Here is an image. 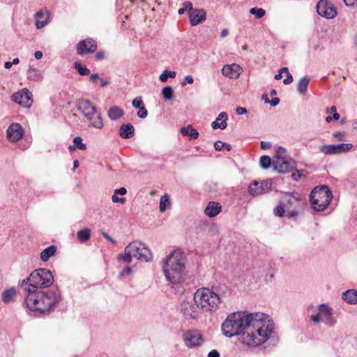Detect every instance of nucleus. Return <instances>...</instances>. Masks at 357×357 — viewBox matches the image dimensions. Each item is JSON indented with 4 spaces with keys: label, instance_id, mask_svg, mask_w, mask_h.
<instances>
[{
    "label": "nucleus",
    "instance_id": "obj_34",
    "mask_svg": "<svg viewBox=\"0 0 357 357\" xmlns=\"http://www.w3.org/2000/svg\"><path fill=\"white\" fill-rule=\"evenodd\" d=\"M132 257L130 252H126L125 250H124L123 254H119L117 256L118 261L123 262V263L129 264L132 261Z\"/></svg>",
    "mask_w": 357,
    "mask_h": 357
},
{
    "label": "nucleus",
    "instance_id": "obj_51",
    "mask_svg": "<svg viewBox=\"0 0 357 357\" xmlns=\"http://www.w3.org/2000/svg\"><path fill=\"white\" fill-rule=\"evenodd\" d=\"M183 7L184 8V9L185 10H188L189 11V13L191 12V10H193L194 9L192 8V4L191 2L190 1H185L183 3Z\"/></svg>",
    "mask_w": 357,
    "mask_h": 357
},
{
    "label": "nucleus",
    "instance_id": "obj_48",
    "mask_svg": "<svg viewBox=\"0 0 357 357\" xmlns=\"http://www.w3.org/2000/svg\"><path fill=\"white\" fill-rule=\"evenodd\" d=\"M137 115L140 119H145L147 116L148 112L144 106L139 109Z\"/></svg>",
    "mask_w": 357,
    "mask_h": 357
},
{
    "label": "nucleus",
    "instance_id": "obj_44",
    "mask_svg": "<svg viewBox=\"0 0 357 357\" xmlns=\"http://www.w3.org/2000/svg\"><path fill=\"white\" fill-rule=\"evenodd\" d=\"M74 145L80 150H86V145L84 143H82V139L81 137L77 136L75 137L73 139Z\"/></svg>",
    "mask_w": 357,
    "mask_h": 357
},
{
    "label": "nucleus",
    "instance_id": "obj_38",
    "mask_svg": "<svg viewBox=\"0 0 357 357\" xmlns=\"http://www.w3.org/2000/svg\"><path fill=\"white\" fill-rule=\"evenodd\" d=\"M162 95L165 100L172 99L174 96V91L172 86H165L162 90Z\"/></svg>",
    "mask_w": 357,
    "mask_h": 357
},
{
    "label": "nucleus",
    "instance_id": "obj_1",
    "mask_svg": "<svg viewBox=\"0 0 357 357\" xmlns=\"http://www.w3.org/2000/svg\"><path fill=\"white\" fill-rule=\"evenodd\" d=\"M225 336L241 335L243 344L257 347L266 342L273 333V321L268 314L239 311L229 314L222 324Z\"/></svg>",
    "mask_w": 357,
    "mask_h": 357
},
{
    "label": "nucleus",
    "instance_id": "obj_27",
    "mask_svg": "<svg viewBox=\"0 0 357 357\" xmlns=\"http://www.w3.org/2000/svg\"><path fill=\"white\" fill-rule=\"evenodd\" d=\"M56 252V247L54 245H50L40 252V259L46 262Z\"/></svg>",
    "mask_w": 357,
    "mask_h": 357
},
{
    "label": "nucleus",
    "instance_id": "obj_23",
    "mask_svg": "<svg viewBox=\"0 0 357 357\" xmlns=\"http://www.w3.org/2000/svg\"><path fill=\"white\" fill-rule=\"evenodd\" d=\"M221 205L218 202H210L205 208V214L211 218L215 217L221 211Z\"/></svg>",
    "mask_w": 357,
    "mask_h": 357
},
{
    "label": "nucleus",
    "instance_id": "obj_63",
    "mask_svg": "<svg viewBox=\"0 0 357 357\" xmlns=\"http://www.w3.org/2000/svg\"><path fill=\"white\" fill-rule=\"evenodd\" d=\"M280 102L279 98H273L271 100H270L269 103L273 106H277Z\"/></svg>",
    "mask_w": 357,
    "mask_h": 357
},
{
    "label": "nucleus",
    "instance_id": "obj_3",
    "mask_svg": "<svg viewBox=\"0 0 357 357\" xmlns=\"http://www.w3.org/2000/svg\"><path fill=\"white\" fill-rule=\"evenodd\" d=\"M185 259L181 252L174 250L167 258L162 267L167 280L172 284H178L183 280L185 274Z\"/></svg>",
    "mask_w": 357,
    "mask_h": 357
},
{
    "label": "nucleus",
    "instance_id": "obj_31",
    "mask_svg": "<svg viewBox=\"0 0 357 357\" xmlns=\"http://www.w3.org/2000/svg\"><path fill=\"white\" fill-rule=\"evenodd\" d=\"M298 202V199L292 195H287L282 198V204H285L287 206L286 209L289 207L294 206V205Z\"/></svg>",
    "mask_w": 357,
    "mask_h": 357
},
{
    "label": "nucleus",
    "instance_id": "obj_11",
    "mask_svg": "<svg viewBox=\"0 0 357 357\" xmlns=\"http://www.w3.org/2000/svg\"><path fill=\"white\" fill-rule=\"evenodd\" d=\"M11 100L24 107H30L33 103L32 93L27 89L24 88L21 91L15 93Z\"/></svg>",
    "mask_w": 357,
    "mask_h": 357
},
{
    "label": "nucleus",
    "instance_id": "obj_35",
    "mask_svg": "<svg viewBox=\"0 0 357 357\" xmlns=\"http://www.w3.org/2000/svg\"><path fill=\"white\" fill-rule=\"evenodd\" d=\"M75 68L77 70L80 75H87L90 73V70L86 66H83L79 62L76 61L74 63Z\"/></svg>",
    "mask_w": 357,
    "mask_h": 357
},
{
    "label": "nucleus",
    "instance_id": "obj_60",
    "mask_svg": "<svg viewBox=\"0 0 357 357\" xmlns=\"http://www.w3.org/2000/svg\"><path fill=\"white\" fill-rule=\"evenodd\" d=\"M102 235L109 241L112 243L113 244L116 243V241L114 240L107 233L102 231Z\"/></svg>",
    "mask_w": 357,
    "mask_h": 357
},
{
    "label": "nucleus",
    "instance_id": "obj_17",
    "mask_svg": "<svg viewBox=\"0 0 357 357\" xmlns=\"http://www.w3.org/2000/svg\"><path fill=\"white\" fill-rule=\"evenodd\" d=\"M6 134L10 142H15L22 137L24 131L20 123H13L8 128Z\"/></svg>",
    "mask_w": 357,
    "mask_h": 357
},
{
    "label": "nucleus",
    "instance_id": "obj_59",
    "mask_svg": "<svg viewBox=\"0 0 357 357\" xmlns=\"http://www.w3.org/2000/svg\"><path fill=\"white\" fill-rule=\"evenodd\" d=\"M126 192H127L126 189L125 188L122 187L119 189H116L114 190V194H116V195L119 194V195H125L126 193Z\"/></svg>",
    "mask_w": 357,
    "mask_h": 357
},
{
    "label": "nucleus",
    "instance_id": "obj_42",
    "mask_svg": "<svg viewBox=\"0 0 357 357\" xmlns=\"http://www.w3.org/2000/svg\"><path fill=\"white\" fill-rule=\"evenodd\" d=\"M259 184L260 188H261V189L263 190V193H266L271 189L273 181L271 179H268L263 181L262 182L259 183Z\"/></svg>",
    "mask_w": 357,
    "mask_h": 357
},
{
    "label": "nucleus",
    "instance_id": "obj_61",
    "mask_svg": "<svg viewBox=\"0 0 357 357\" xmlns=\"http://www.w3.org/2000/svg\"><path fill=\"white\" fill-rule=\"evenodd\" d=\"M208 357H220V354L217 350L213 349L208 354Z\"/></svg>",
    "mask_w": 357,
    "mask_h": 357
},
{
    "label": "nucleus",
    "instance_id": "obj_50",
    "mask_svg": "<svg viewBox=\"0 0 357 357\" xmlns=\"http://www.w3.org/2000/svg\"><path fill=\"white\" fill-rule=\"evenodd\" d=\"M112 200L114 203H124L126 202L125 197H119L117 195L114 194L112 197Z\"/></svg>",
    "mask_w": 357,
    "mask_h": 357
},
{
    "label": "nucleus",
    "instance_id": "obj_13",
    "mask_svg": "<svg viewBox=\"0 0 357 357\" xmlns=\"http://www.w3.org/2000/svg\"><path fill=\"white\" fill-rule=\"evenodd\" d=\"M183 337L185 344L189 348L199 346L202 342V335L197 330H190L185 332Z\"/></svg>",
    "mask_w": 357,
    "mask_h": 357
},
{
    "label": "nucleus",
    "instance_id": "obj_24",
    "mask_svg": "<svg viewBox=\"0 0 357 357\" xmlns=\"http://www.w3.org/2000/svg\"><path fill=\"white\" fill-rule=\"evenodd\" d=\"M124 115V111L119 106H112L107 111V116L112 121H116Z\"/></svg>",
    "mask_w": 357,
    "mask_h": 357
},
{
    "label": "nucleus",
    "instance_id": "obj_8",
    "mask_svg": "<svg viewBox=\"0 0 357 357\" xmlns=\"http://www.w3.org/2000/svg\"><path fill=\"white\" fill-rule=\"evenodd\" d=\"M125 251L130 252L132 257L138 260L149 261L151 258L150 250L144 243L138 241H133L129 243Z\"/></svg>",
    "mask_w": 357,
    "mask_h": 357
},
{
    "label": "nucleus",
    "instance_id": "obj_6",
    "mask_svg": "<svg viewBox=\"0 0 357 357\" xmlns=\"http://www.w3.org/2000/svg\"><path fill=\"white\" fill-rule=\"evenodd\" d=\"M195 302L204 311H212L220 303L219 295L208 288L197 289L195 294Z\"/></svg>",
    "mask_w": 357,
    "mask_h": 357
},
{
    "label": "nucleus",
    "instance_id": "obj_36",
    "mask_svg": "<svg viewBox=\"0 0 357 357\" xmlns=\"http://www.w3.org/2000/svg\"><path fill=\"white\" fill-rule=\"evenodd\" d=\"M176 76V73L175 71H169L167 70H165L162 74L160 75V80L162 82H167V79L169 77L170 78H175Z\"/></svg>",
    "mask_w": 357,
    "mask_h": 357
},
{
    "label": "nucleus",
    "instance_id": "obj_64",
    "mask_svg": "<svg viewBox=\"0 0 357 357\" xmlns=\"http://www.w3.org/2000/svg\"><path fill=\"white\" fill-rule=\"evenodd\" d=\"M100 79L99 75L98 73H93L90 76V80L92 82H96L97 80Z\"/></svg>",
    "mask_w": 357,
    "mask_h": 357
},
{
    "label": "nucleus",
    "instance_id": "obj_40",
    "mask_svg": "<svg viewBox=\"0 0 357 357\" xmlns=\"http://www.w3.org/2000/svg\"><path fill=\"white\" fill-rule=\"evenodd\" d=\"M224 147H225L228 151L231 149V144L222 141H217L214 143V148L216 151H221Z\"/></svg>",
    "mask_w": 357,
    "mask_h": 357
},
{
    "label": "nucleus",
    "instance_id": "obj_37",
    "mask_svg": "<svg viewBox=\"0 0 357 357\" xmlns=\"http://www.w3.org/2000/svg\"><path fill=\"white\" fill-rule=\"evenodd\" d=\"M259 164L263 169H266L273 165V162H271V159L269 156L263 155L260 158Z\"/></svg>",
    "mask_w": 357,
    "mask_h": 357
},
{
    "label": "nucleus",
    "instance_id": "obj_22",
    "mask_svg": "<svg viewBox=\"0 0 357 357\" xmlns=\"http://www.w3.org/2000/svg\"><path fill=\"white\" fill-rule=\"evenodd\" d=\"M119 135L123 139H130L135 135V128L130 123L123 124L119 128Z\"/></svg>",
    "mask_w": 357,
    "mask_h": 357
},
{
    "label": "nucleus",
    "instance_id": "obj_30",
    "mask_svg": "<svg viewBox=\"0 0 357 357\" xmlns=\"http://www.w3.org/2000/svg\"><path fill=\"white\" fill-rule=\"evenodd\" d=\"M248 191L252 195H258L263 193V190L260 188V184L257 181H253L250 184Z\"/></svg>",
    "mask_w": 357,
    "mask_h": 357
},
{
    "label": "nucleus",
    "instance_id": "obj_53",
    "mask_svg": "<svg viewBox=\"0 0 357 357\" xmlns=\"http://www.w3.org/2000/svg\"><path fill=\"white\" fill-rule=\"evenodd\" d=\"M132 273V268L129 266L124 268L120 273V277H123L125 275H129Z\"/></svg>",
    "mask_w": 357,
    "mask_h": 357
},
{
    "label": "nucleus",
    "instance_id": "obj_7",
    "mask_svg": "<svg viewBox=\"0 0 357 357\" xmlns=\"http://www.w3.org/2000/svg\"><path fill=\"white\" fill-rule=\"evenodd\" d=\"M332 192L326 185L315 187L310 195V200L314 210L323 211L330 204Z\"/></svg>",
    "mask_w": 357,
    "mask_h": 357
},
{
    "label": "nucleus",
    "instance_id": "obj_26",
    "mask_svg": "<svg viewBox=\"0 0 357 357\" xmlns=\"http://www.w3.org/2000/svg\"><path fill=\"white\" fill-rule=\"evenodd\" d=\"M310 82V78L306 76L299 79L297 84V91L301 95H305L307 93Z\"/></svg>",
    "mask_w": 357,
    "mask_h": 357
},
{
    "label": "nucleus",
    "instance_id": "obj_5",
    "mask_svg": "<svg viewBox=\"0 0 357 357\" xmlns=\"http://www.w3.org/2000/svg\"><path fill=\"white\" fill-rule=\"evenodd\" d=\"M78 111L86 119L89 125L96 129H102L104 126L101 113L96 107L88 99H79L77 103Z\"/></svg>",
    "mask_w": 357,
    "mask_h": 357
},
{
    "label": "nucleus",
    "instance_id": "obj_14",
    "mask_svg": "<svg viewBox=\"0 0 357 357\" xmlns=\"http://www.w3.org/2000/svg\"><path fill=\"white\" fill-rule=\"evenodd\" d=\"M318 310L320 311L321 321L329 327L335 326L336 321L333 317V309L331 307L322 303L318 305Z\"/></svg>",
    "mask_w": 357,
    "mask_h": 357
},
{
    "label": "nucleus",
    "instance_id": "obj_33",
    "mask_svg": "<svg viewBox=\"0 0 357 357\" xmlns=\"http://www.w3.org/2000/svg\"><path fill=\"white\" fill-rule=\"evenodd\" d=\"M15 293L16 291L13 288L4 290L2 292V301L4 303H9L12 300Z\"/></svg>",
    "mask_w": 357,
    "mask_h": 357
},
{
    "label": "nucleus",
    "instance_id": "obj_46",
    "mask_svg": "<svg viewBox=\"0 0 357 357\" xmlns=\"http://www.w3.org/2000/svg\"><path fill=\"white\" fill-rule=\"evenodd\" d=\"M275 273V269L271 267L267 272V274L266 276V281L267 282H271L274 278Z\"/></svg>",
    "mask_w": 357,
    "mask_h": 357
},
{
    "label": "nucleus",
    "instance_id": "obj_16",
    "mask_svg": "<svg viewBox=\"0 0 357 357\" xmlns=\"http://www.w3.org/2000/svg\"><path fill=\"white\" fill-rule=\"evenodd\" d=\"M274 170L278 173H286L295 168V162L292 160L286 158L282 160H275L273 162Z\"/></svg>",
    "mask_w": 357,
    "mask_h": 357
},
{
    "label": "nucleus",
    "instance_id": "obj_15",
    "mask_svg": "<svg viewBox=\"0 0 357 357\" xmlns=\"http://www.w3.org/2000/svg\"><path fill=\"white\" fill-rule=\"evenodd\" d=\"M96 48V42L91 38L81 40L77 45V52L79 55L93 53Z\"/></svg>",
    "mask_w": 357,
    "mask_h": 357
},
{
    "label": "nucleus",
    "instance_id": "obj_47",
    "mask_svg": "<svg viewBox=\"0 0 357 357\" xmlns=\"http://www.w3.org/2000/svg\"><path fill=\"white\" fill-rule=\"evenodd\" d=\"M132 105L135 108L139 109V108L142 107L144 105H143V101L142 100V98L137 97V98H135L132 102Z\"/></svg>",
    "mask_w": 357,
    "mask_h": 357
},
{
    "label": "nucleus",
    "instance_id": "obj_20",
    "mask_svg": "<svg viewBox=\"0 0 357 357\" xmlns=\"http://www.w3.org/2000/svg\"><path fill=\"white\" fill-rule=\"evenodd\" d=\"M50 17V13L47 10L43 11L42 10L36 12L35 14L36 26L37 29H41L47 24V20Z\"/></svg>",
    "mask_w": 357,
    "mask_h": 357
},
{
    "label": "nucleus",
    "instance_id": "obj_41",
    "mask_svg": "<svg viewBox=\"0 0 357 357\" xmlns=\"http://www.w3.org/2000/svg\"><path fill=\"white\" fill-rule=\"evenodd\" d=\"M250 13L255 15L257 18H261L265 15L266 12L261 8L254 7L250 10Z\"/></svg>",
    "mask_w": 357,
    "mask_h": 357
},
{
    "label": "nucleus",
    "instance_id": "obj_56",
    "mask_svg": "<svg viewBox=\"0 0 357 357\" xmlns=\"http://www.w3.org/2000/svg\"><path fill=\"white\" fill-rule=\"evenodd\" d=\"M347 6H357V0H343Z\"/></svg>",
    "mask_w": 357,
    "mask_h": 357
},
{
    "label": "nucleus",
    "instance_id": "obj_55",
    "mask_svg": "<svg viewBox=\"0 0 357 357\" xmlns=\"http://www.w3.org/2000/svg\"><path fill=\"white\" fill-rule=\"evenodd\" d=\"M247 112H248L247 109L244 107H238L236 109V113L238 115L245 114H247Z\"/></svg>",
    "mask_w": 357,
    "mask_h": 357
},
{
    "label": "nucleus",
    "instance_id": "obj_58",
    "mask_svg": "<svg viewBox=\"0 0 357 357\" xmlns=\"http://www.w3.org/2000/svg\"><path fill=\"white\" fill-rule=\"evenodd\" d=\"M287 211V215L289 217V218H292V217H295L298 215V212L295 210V209H293L291 211H289L288 208L286 209Z\"/></svg>",
    "mask_w": 357,
    "mask_h": 357
},
{
    "label": "nucleus",
    "instance_id": "obj_52",
    "mask_svg": "<svg viewBox=\"0 0 357 357\" xmlns=\"http://www.w3.org/2000/svg\"><path fill=\"white\" fill-rule=\"evenodd\" d=\"M294 79L290 73H288V74L286 75V78L284 79L283 83L284 84H289L293 82Z\"/></svg>",
    "mask_w": 357,
    "mask_h": 357
},
{
    "label": "nucleus",
    "instance_id": "obj_32",
    "mask_svg": "<svg viewBox=\"0 0 357 357\" xmlns=\"http://www.w3.org/2000/svg\"><path fill=\"white\" fill-rule=\"evenodd\" d=\"M77 238L82 241V242H86L90 238L91 236V231L90 229L88 228H84L83 229H81L77 232Z\"/></svg>",
    "mask_w": 357,
    "mask_h": 357
},
{
    "label": "nucleus",
    "instance_id": "obj_12",
    "mask_svg": "<svg viewBox=\"0 0 357 357\" xmlns=\"http://www.w3.org/2000/svg\"><path fill=\"white\" fill-rule=\"evenodd\" d=\"M351 144H329L323 145L319 147V151L326 155H334L347 152L351 148Z\"/></svg>",
    "mask_w": 357,
    "mask_h": 357
},
{
    "label": "nucleus",
    "instance_id": "obj_62",
    "mask_svg": "<svg viewBox=\"0 0 357 357\" xmlns=\"http://www.w3.org/2000/svg\"><path fill=\"white\" fill-rule=\"evenodd\" d=\"M334 137L337 138L339 140H343L344 138V133L341 132H337L334 133Z\"/></svg>",
    "mask_w": 357,
    "mask_h": 357
},
{
    "label": "nucleus",
    "instance_id": "obj_19",
    "mask_svg": "<svg viewBox=\"0 0 357 357\" xmlns=\"http://www.w3.org/2000/svg\"><path fill=\"white\" fill-rule=\"evenodd\" d=\"M190 23L196 26L206 20V13L203 9H194L189 13Z\"/></svg>",
    "mask_w": 357,
    "mask_h": 357
},
{
    "label": "nucleus",
    "instance_id": "obj_49",
    "mask_svg": "<svg viewBox=\"0 0 357 357\" xmlns=\"http://www.w3.org/2000/svg\"><path fill=\"white\" fill-rule=\"evenodd\" d=\"M310 319L312 321H313L315 324H319L321 321V314L320 311H319L317 314H312L310 317Z\"/></svg>",
    "mask_w": 357,
    "mask_h": 357
},
{
    "label": "nucleus",
    "instance_id": "obj_9",
    "mask_svg": "<svg viewBox=\"0 0 357 357\" xmlns=\"http://www.w3.org/2000/svg\"><path fill=\"white\" fill-rule=\"evenodd\" d=\"M197 303L195 302V298L190 301L183 300L180 302L178 309L185 319H195L197 316Z\"/></svg>",
    "mask_w": 357,
    "mask_h": 357
},
{
    "label": "nucleus",
    "instance_id": "obj_25",
    "mask_svg": "<svg viewBox=\"0 0 357 357\" xmlns=\"http://www.w3.org/2000/svg\"><path fill=\"white\" fill-rule=\"evenodd\" d=\"M342 299L347 303L355 305L357 304V290L349 289L342 294Z\"/></svg>",
    "mask_w": 357,
    "mask_h": 357
},
{
    "label": "nucleus",
    "instance_id": "obj_4",
    "mask_svg": "<svg viewBox=\"0 0 357 357\" xmlns=\"http://www.w3.org/2000/svg\"><path fill=\"white\" fill-rule=\"evenodd\" d=\"M53 282L54 277L51 271L46 268H39L33 271L29 278L22 281L21 288L24 295L31 292H37L39 288L48 287Z\"/></svg>",
    "mask_w": 357,
    "mask_h": 357
},
{
    "label": "nucleus",
    "instance_id": "obj_43",
    "mask_svg": "<svg viewBox=\"0 0 357 357\" xmlns=\"http://www.w3.org/2000/svg\"><path fill=\"white\" fill-rule=\"evenodd\" d=\"M287 206L285 204H280L274 209V214L279 217H282L285 213Z\"/></svg>",
    "mask_w": 357,
    "mask_h": 357
},
{
    "label": "nucleus",
    "instance_id": "obj_39",
    "mask_svg": "<svg viewBox=\"0 0 357 357\" xmlns=\"http://www.w3.org/2000/svg\"><path fill=\"white\" fill-rule=\"evenodd\" d=\"M168 206H169L168 197L167 195L162 196L160 200V211L164 212L166 211Z\"/></svg>",
    "mask_w": 357,
    "mask_h": 357
},
{
    "label": "nucleus",
    "instance_id": "obj_29",
    "mask_svg": "<svg viewBox=\"0 0 357 357\" xmlns=\"http://www.w3.org/2000/svg\"><path fill=\"white\" fill-rule=\"evenodd\" d=\"M180 132L183 136H188L190 139H195L199 137V132L197 130L194 129L191 125L182 127Z\"/></svg>",
    "mask_w": 357,
    "mask_h": 357
},
{
    "label": "nucleus",
    "instance_id": "obj_10",
    "mask_svg": "<svg viewBox=\"0 0 357 357\" xmlns=\"http://www.w3.org/2000/svg\"><path fill=\"white\" fill-rule=\"evenodd\" d=\"M317 12L327 19H333L337 16V10L333 4L326 0H320L317 4Z\"/></svg>",
    "mask_w": 357,
    "mask_h": 357
},
{
    "label": "nucleus",
    "instance_id": "obj_28",
    "mask_svg": "<svg viewBox=\"0 0 357 357\" xmlns=\"http://www.w3.org/2000/svg\"><path fill=\"white\" fill-rule=\"evenodd\" d=\"M27 78L31 81L40 82L43 79L42 72L36 68L29 67L27 70Z\"/></svg>",
    "mask_w": 357,
    "mask_h": 357
},
{
    "label": "nucleus",
    "instance_id": "obj_21",
    "mask_svg": "<svg viewBox=\"0 0 357 357\" xmlns=\"http://www.w3.org/2000/svg\"><path fill=\"white\" fill-rule=\"evenodd\" d=\"M228 118V115L226 112H221L218 114L216 119L212 122L211 127L213 129H220L224 130L227 128V120Z\"/></svg>",
    "mask_w": 357,
    "mask_h": 357
},
{
    "label": "nucleus",
    "instance_id": "obj_54",
    "mask_svg": "<svg viewBox=\"0 0 357 357\" xmlns=\"http://www.w3.org/2000/svg\"><path fill=\"white\" fill-rule=\"evenodd\" d=\"M194 82V79H193V77L191 75H187L185 77V80L184 82L182 83V85H185L187 83L188 84H192Z\"/></svg>",
    "mask_w": 357,
    "mask_h": 357
},
{
    "label": "nucleus",
    "instance_id": "obj_45",
    "mask_svg": "<svg viewBox=\"0 0 357 357\" xmlns=\"http://www.w3.org/2000/svg\"><path fill=\"white\" fill-rule=\"evenodd\" d=\"M286 150L283 147H278L275 151V160H282L285 158Z\"/></svg>",
    "mask_w": 357,
    "mask_h": 357
},
{
    "label": "nucleus",
    "instance_id": "obj_2",
    "mask_svg": "<svg viewBox=\"0 0 357 357\" xmlns=\"http://www.w3.org/2000/svg\"><path fill=\"white\" fill-rule=\"evenodd\" d=\"M24 303L31 311H38L40 313L51 311L61 300L59 289L43 291L31 292L24 294Z\"/></svg>",
    "mask_w": 357,
    "mask_h": 357
},
{
    "label": "nucleus",
    "instance_id": "obj_18",
    "mask_svg": "<svg viewBox=\"0 0 357 357\" xmlns=\"http://www.w3.org/2000/svg\"><path fill=\"white\" fill-rule=\"evenodd\" d=\"M243 72L242 68L237 63L226 64L222 69L224 76L229 79H237Z\"/></svg>",
    "mask_w": 357,
    "mask_h": 357
},
{
    "label": "nucleus",
    "instance_id": "obj_57",
    "mask_svg": "<svg viewBox=\"0 0 357 357\" xmlns=\"http://www.w3.org/2000/svg\"><path fill=\"white\" fill-rule=\"evenodd\" d=\"M271 144L268 142L261 141L260 142V147L261 149H267L271 147Z\"/></svg>",
    "mask_w": 357,
    "mask_h": 357
}]
</instances>
